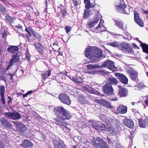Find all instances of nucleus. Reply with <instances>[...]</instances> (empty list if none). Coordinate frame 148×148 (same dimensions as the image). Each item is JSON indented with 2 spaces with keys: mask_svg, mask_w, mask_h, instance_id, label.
<instances>
[{
  "mask_svg": "<svg viewBox=\"0 0 148 148\" xmlns=\"http://www.w3.org/2000/svg\"><path fill=\"white\" fill-rule=\"evenodd\" d=\"M127 107L126 106L120 105L117 108L116 110L114 112L116 114L125 113L127 112Z\"/></svg>",
  "mask_w": 148,
  "mask_h": 148,
  "instance_id": "14",
  "label": "nucleus"
},
{
  "mask_svg": "<svg viewBox=\"0 0 148 148\" xmlns=\"http://www.w3.org/2000/svg\"><path fill=\"white\" fill-rule=\"evenodd\" d=\"M5 145L2 143H0V148H4Z\"/></svg>",
  "mask_w": 148,
  "mask_h": 148,
  "instance_id": "57",
  "label": "nucleus"
},
{
  "mask_svg": "<svg viewBox=\"0 0 148 148\" xmlns=\"http://www.w3.org/2000/svg\"><path fill=\"white\" fill-rule=\"evenodd\" d=\"M5 10V8L0 4V12H3Z\"/></svg>",
  "mask_w": 148,
  "mask_h": 148,
  "instance_id": "50",
  "label": "nucleus"
},
{
  "mask_svg": "<svg viewBox=\"0 0 148 148\" xmlns=\"http://www.w3.org/2000/svg\"><path fill=\"white\" fill-rule=\"evenodd\" d=\"M115 75L119 79L120 81L124 84H127L128 81V79L124 75L121 73H115Z\"/></svg>",
  "mask_w": 148,
  "mask_h": 148,
  "instance_id": "13",
  "label": "nucleus"
},
{
  "mask_svg": "<svg viewBox=\"0 0 148 148\" xmlns=\"http://www.w3.org/2000/svg\"><path fill=\"white\" fill-rule=\"evenodd\" d=\"M124 53L127 54H133L134 53L133 50L132 48L129 47V46L124 52Z\"/></svg>",
  "mask_w": 148,
  "mask_h": 148,
  "instance_id": "39",
  "label": "nucleus"
},
{
  "mask_svg": "<svg viewBox=\"0 0 148 148\" xmlns=\"http://www.w3.org/2000/svg\"><path fill=\"white\" fill-rule=\"evenodd\" d=\"M54 111L57 116L56 118L54 119L56 123L61 128H63L64 131L69 132L70 130L68 127L69 125L65 122L64 120L69 119L71 118V115L67 110L62 106H59L55 108Z\"/></svg>",
  "mask_w": 148,
  "mask_h": 148,
  "instance_id": "1",
  "label": "nucleus"
},
{
  "mask_svg": "<svg viewBox=\"0 0 148 148\" xmlns=\"http://www.w3.org/2000/svg\"><path fill=\"white\" fill-rule=\"evenodd\" d=\"M85 52L86 56L92 62L98 61L102 56V51L95 47H87Z\"/></svg>",
  "mask_w": 148,
  "mask_h": 148,
  "instance_id": "2",
  "label": "nucleus"
},
{
  "mask_svg": "<svg viewBox=\"0 0 148 148\" xmlns=\"http://www.w3.org/2000/svg\"><path fill=\"white\" fill-rule=\"evenodd\" d=\"M54 148H66V145L62 140L54 139L53 141Z\"/></svg>",
  "mask_w": 148,
  "mask_h": 148,
  "instance_id": "12",
  "label": "nucleus"
},
{
  "mask_svg": "<svg viewBox=\"0 0 148 148\" xmlns=\"http://www.w3.org/2000/svg\"><path fill=\"white\" fill-rule=\"evenodd\" d=\"M69 77L76 84H79L81 83L82 81V78L79 76H77L76 77Z\"/></svg>",
  "mask_w": 148,
  "mask_h": 148,
  "instance_id": "27",
  "label": "nucleus"
},
{
  "mask_svg": "<svg viewBox=\"0 0 148 148\" xmlns=\"http://www.w3.org/2000/svg\"><path fill=\"white\" fill-rule=\"evenodd\" d=\"M32 92H33V91L31 90V91H28L27 93V95H29L31 94V93H32Z\"/></svg>",
  "mask_w": 148,
  "mask_h": 148,
  "instance_id": "61",
  "label": "nucleus"
},
{
  "mask_svg": "<svg viewBox=\"0 0 148 148\" xmlns=\"http://www.w3.org/2000/svg\"><path fill=\"white\" fill-rule=\"evenodd\" d=\"M1 101L3 104L4 105L5 104V101L4 97V95H1Z\"/></svg>",
  "mask_w": 148,
  "mask_h": 148,
  "instance_id": "49",
  "label": "nucleus"
},
{
  "mask_svg": "<svg viewBox=\"0 0 148 148\" xmlns=\"http://www.w3.org/2000/svg\"><path fill=\"white\" fill-rule=\"evenodd\" d=\"M35 49L40 54L43 55V51L45 49L44 47H43L40 43L36 42L34 44Z\"/></svg>",
  "mask_w": 148,
  "mask_h": 148,
  "instance_id": "17",
  "label": "nucleus"
},
{
  "mask_svg": "<svg viewBox=\"0 0 148 148\" xmlns=\"http://www.w3.org/2000/svg\"><path fill=\"white\" fill-rule=\"evenodd\" d=\"M108 127V131L110 133L112 134H115L116 133V131L115 129L113 127Z\"/></svg>",
  "mask_w": 148,
  "mask_h": 148,
  "instance_id": "37",
  "label": "nucleus"
},
{
  "mask_svg": "<svg viewBox=\"0 0 148 148\" xmlns=\"http://www.w3.org/2000/svg\"><path fill=\"white\" fill-rule=\"evenodd\" d=\"M105 106L109 108H113V106L111 105V104L107 101Z\"/></svg>",
  "mask_w": 148,
  "mask_h": 148,
  "instance_id": "46",
  "label": "nucleus"
},
{
  "mask_svg": "<svg viewBox=\"0 0 148 148\" xmlns=\"http://www.w3.org/2000/svg\"><path fill=\"white\" fill-rule=\"evenodd\" d=\"M123 123L126 126L130 128H132L134 126L133 121L127 118L124 119L123 121Z\"/></svg>",
  "mask_w": 148,
  "mask_h": 148,
  "instance_id": "16",
  "label": "nucleus"
},
{
  "mask_svg": "<svg viewBox=\"0 0 148 148\" xmlns=\"http://www.w3.org/2000/svg\"><path fill=\"white\" fill-rule=\"evenodd\" d=\"M1 79L2 80L4 81L5 82H6V80L5 79V78L4 76H2L1 77Z\"/></svg>",
  "mask_w": 148,
  "mask_h": 148,
  "instance_id": "60",
  "label": "nucleus"
},
{
  "mask_svg": "<svg viewBox=\"0 0 148 148\" xmlns=\"http://www.w3.org/2000/svg\"><path fill=\"white\" fill-rule=\"evenodd\" d=\"M102 89L104 92L108 95H110L113 94L114 90L109 83H107L103 86Z\"/></svg>",
  "mask_w": 148,
  "mask_h": 148,
  "instance_id": "9",
  "label": "nucleus"
},
{
  "mask_svg": "<svg viewBox=\"0 0 148 148\" xmlns=\"http://www.w3.org/2000/svg\"><path fill=\"white\" fill-rule=\"evenodd\" d=\"M28 29L32 33V34H33V33H34L35 32L34 31L33 29L30 27H29L28 28Z\"/></svg>",
  "mask_w": 148,
  "mask_h": 148,
  "instance_id": "52",
  "label": "nucleus"
},
{
  "mask_svg": "<svg viewBox=\"0 0 148 148\" xmlns=\"http://www.w3.org/2000/svg\"><path fill=\"white\" fill-rule=\"evenodd\" d=\"M93 18L90 19L88 21L86 27L88 29H91L94 27L102 17L101 15L98 13Z\"/></svg>",
  "mask_w": 148,
  "mask_h": 148,
  "instance_id": "4",
  "label": "nucleus"
},
{
  "mask_svg": "<svg viewBox=\"0 0 148 148\" xmlns=\"http://www.w3.org/2000/svg\"><path fill=\"white\" fill-rule=\"evenodd\" d=\"M93 145L96 148H108V146L106 142L102 139L97 137L96 140L94 138L91 139Z\"/></svg>",
  "mask_w": 148,
  "mask_h": 148,
  "instance_id": "3",
  "label": "nucleus"
},
{
  "mask_svg": "<svg viewBox=\"0 0 148 148\" xmlns=\"http://www.w3.org/2000/svg\"><path fill=\"white\" fill-rule=\"evenodd\" d=\"M5 115L7 117L13 120H18L21 117V115L17 112H6Z\"/></svg>",
  "mask_w": 148,
  "mask_h": 148,
  "instance_id": "10",
  "label": "nucleus"
},
{
  "mask_svg": "<svg viewBox=\"0 0 148 148\" xmlns=\"http://www.w3.org/2000/svg\"><path fill=\"white\" fill-rule=\"evenodd\" d=\"M78 98V101L82 104H87L88 103V101L86 99V97L82 95H79L77 96Z\"/></svg>",
  "mask_w": 148,
  "mask_h": 148,
  "instance_id": "30",
  "label": "nucleus"
},
{
  "mask_svg": "<svg viewBox=\"0 0 148 148\" xmlns=\"http://www.w3.org/2000/svg\"><path fill=\"white\" fill-rule=\"evenodd\" d=\"M140 46H141L143 51L145 53L148 54V45L142 43L141 41H139Z\"/></svg>",
  "mask_w": 148,
  "mask_h": 148,
  "instance_id": "32",
  "label": "nucleus"
},
{
  "mask_svg": "<svg viewBox=\"0 0 148 148\" xmlns=\"http://www.w3.org/2000/svg\"><path fill=\"white\" fill-rule=\"evenodd\" d=\"M20 146L25 148H32V144L30 141L27 140H24L22 142Z\"/></svg>",
  "mask_w": 148,
  "mask_h": 148,
  "instance_id": "18",
  "label": "nucleus"
},
{
  "mask_svg": "<svg viewBox=\"0 0 148 148\" xmlns=\"http://www.w3.org/2000/svg\"><path fill=\"white\" fill-rule=\"evenodd\" d=\"M11 97H10L9 96L8 97V102L9 103L10 102H11Z\"/></svg>",
  "mask_w": 148,
  "mask_h": 148,
  "instance_id": "58",
  "label": "nucleus"
},
{
  "mask_svg": "<svg viewBox=\"0 0 148 148\" xmlns=\"http://www.w3.org/2000/svg\"><path fill=\"white\" fill-rule=\"evenodd\" d=\"M4 87L3 86L0 87V95H4Z\"/></svg>",
  "mask_w": 148,
  "mask_h": 148,
  "instance_id": "44",
  "label": "nucleus"
},
{
  "mask_svg": "<svg viewBox=\"0 0 148 148\" xmlns=\"http://www.w3.org/2000/svg\"><path fill=\"white\" fill-rule=\"evenodd\" d=\"M19 60V56L18 53H15L12 56V58L9 60L10 64H14Z\"/></svg>",
  "mask_w": 148,
  "mask_h": 148,
  "instance_id": "20",
  "label": "nucleus"
},
{
  "mask_svg": "<svg viewBox=\"0 0 148 148\" xmlns=\"http://www.w3.org/2000/svg\"><path fill=\"white\" fill-rule=\"evenodd\" d=\"M0 121L1 124H2L5 127H11V123L8 122V120L5 118L2 117L0 119Z\"/></svg>",
  "mask_w": 148,
  "mask_h": 148,
  "instance_id": "24",
  "label": "nucleus"
},
{
  "mask_svg": "<svg viewBox=\"0 0 148 148\" xmlns=\"http://www.w3.org/2000/svg\"><path fill=\"white\" fill-rule=\"evenodd\" d=\"M61 12L63 17H65L67 15V12L65 9H63L61 10Z\"/></svg>",
  "mask_w": 148,
  "mask_h": 148,
  "instance_id": "45",
  "label": "nucleus"
},
{
  "mask_svg": "<svg viewBox=\"0 0 148 148\" xmlns=\"http://www.w3.org/2000/svg\"><path fill=\"white\" fill-rule=\"evenodd\" d=\"M108 45H110L113 47H116L118 48H119V46L120 44L119 42L116 41H114L110 42H109L108 43Z\"/></svg>",
  "mask_w": 148,
  "mask_h": 148,
  "instance_id": "35",
  "label": "nucleus"
},
{
  "mask_svg": "<svg viewBox=\"0 0 148 148\" xmlns=\"http://www.w3.org/2000/svg\"><path fill=\"white\" fill-rule=\"evenodd\" d=\"M143 13L144 14H148V11L147 10H143Z\"/></svg>",
  "mask_w": 148,
  "mask_h": 148,
  "instance_id": "62",
  "label": "nucleus"
},
{
  "mask_svg": "<svg viewBox=\"0 0 148 148\" xmlns=\"http://www.w3.org/2000/svg\"><path fill=\"white\" fill-rule=\"evenodd\" d=\"M66 32L67 33H68L69 32L71 31V27H69L68 26H66L64 28Z\"/></svg>",
  "mask_w": 148,
  "mask_h": 148,
  "instance_id": "47",
  "label": "nucleus"
},
{
  "mask_svg": "<svg viewBox=\"0 0 148 148\" xmlns=\"http://www.w3.org/2000/svg\"><path fill=\"white\" fill-rule=\"evenodd\" d=\"M59 99L63 103L67 105L71 103V101L69 96L65 93H61L59 96Z\"/></svg>",
  "mask_w": 148,
  "mask_h": 148,
  "instance_id": "6",
  "label": "nucleus"
},
{
  "mask_svg": "<svg viewBox=\"0 0 148 148\" xmlns=\"http://www.w3.org/2000/svg\"><path fill=\"white\" fill-rule=\"evenodd\" d=\"M104 23V21L102 19H101L98 25L95 28L93 29V31L95 33H98L100 32H103L106 30L105 27L103 25V24Z\"/></svg>",
  "mask_w": 148,
  "mask_h": 148,
  "instance_id": "11",
  "label": "nucleus"
},
{
  "mask_svg": "<svg viewBox=\"0 0 148 148\" xmlns=\"http://www.w3.org/2000/svg\"><path fill=\"white\" fill-rule=\"evenodd\" d=\"M117 99H118L117 98H114V99H111L110 100L112 101H116L117 100Z\"/></svg>",
  "mask_w": 148,
  "mask_h": 148,
  "instance_id": "63",
  "label": "nucleus"
},
{
  "mask_svg": "<svg viewBox=\"0 0 148 148\" xmlns=\"http://www.w3.org/2000/svg\"><path fill=\"white\" fill-rule=\"evenodd\" d=\"M84 2L86 9H89L90 8H93L95 7V5L92 4L90 0H84Z\"/></svg>",
  "mask_w": 148,
  "mask_h": 148,
  "instance_id": "28",
  "label": "nucleus"
},
{
  "mask_svg": "<svg viewBox=\"0 0 148 148\" xmlns=\"http://www.w3.org/2000/svg\"><path fill=\"white\" fill-rule=\"evenodd\" d=\"M33 35L36 38L38 39L39 40H40L41 39V36L36 32H35L34 33H33Z\"/></svg>",
  "mask_w": 148,
  "mask_h": 148,
  "instance_id": "43",
  "label": "nucleus"
},
{
  "mask_svg": "<svg viewBox=\"0 0 148 148\" xmlns=\"http://www.w3.org/2000/svg\"><path fill=\"white\" fill-rule=\"evenodd\" d=\"M106 122L108 126H113L116 124V121L114 118H109L106 120Z\"/></svg>",
  "mask_w": 148,
  "mask_h": 148,
  "instance_id": "25",
  "label": "nucleus"
},
{
  "mask_svg": "<svg viewBox=\"0 0 148 148\" xmlns=\"http://www.w3.org/2000/svg\"><path fill=\"white\" fill-rule=\"evenodd\" d=\"M90 15L88 10H85L83 15L84 18L86 19L88 18Z\"/></svg>",
  "mask_w": 148,
  "mask_h": 148,
  "instance_id": "40",
  "label": "nucleus"
},
{
  "mask_svg": "<svg viewBox=\"0 0 148 148\" xmlns=\"http://www.w3.org/2000/svg\"><path fill=\"white\" fill-rule=\"evenodd\" d=\"M18 46H10L7 48V51L10 53L15 54L18 53L17 52L18 50Z\"/></svg>",
  "mask_w": 148,
  "mask_h": 148,
  "instance_id": "22",
  "label": "nucleus"
},
{
  "mask_svg": "<svg viewBox=\"0 0 148 148\" xmlns=\"http://www.w3.org/2000/svg\"><path fill=\"white\" fill-rule=\"evenodd\" d=\"M14 123L17 130L21 132H24L26 130V127L22 123L18 122L12 121Z\"/></svg>",
  "mask_w": 148,
  "mask_h": 148,
  "instance_id": "15",
  "label": "nucleus"
},
{
  "mask_svg": "<svg viewBox=\"0 0 148 148\" xmlns=\"http://www.w3.org/2000/svg\"><path fill=\"white\" fill-rule=\"evenodd\" d=\"M5 19L10 23H12L14 20L13 18L8 15L5 16Z\"/></svg>",
  "mask_w": 148,
  "mask_h": 148,
  "instance_id": "42",
  "label": "nucleus"
},
{
  "mask_svg": "<svg viewBox=\"0 0 148 148\" xmlns=\"http://www.w3.org/2000/svg\"><path fill=\"white\" fill-rule=\"evenodd\" d=\"M129 46L127 44L121 43L120 44L118 48L124 53Z\"/></svg>",
  "mask_w": 148,
  "mask_h": 148,
  "instance_id": "29",
  "label": "nucleus"
},
{
  "mask_svg": "<svg viewBox=\"0 0 148 148\" xmlns=\"http://www.w3.org/2000/svg\"><path fill=\"white\" fill-rule=\"evenodd\" d=\"M6 34L5 32H3L2 34V36L3 38H4L5 36H6Z\"/></svg>",
  "mask_w": 148,
  "mask_h": 148,
  "instance_id": "59",
  "label": "nucleus"
},
{
  "mask_svg": "<svg viewBox=\"0 0 148 148\" xmlns=\"http://www.w3.org/2000/svg\"><path fill=\"white\" fill-rule=\"evenodd\" d=\"M129 75L132 79L135 81H137L138 79L137 77V72L133 69H132L130 71H128Z\"/></svg>",
  "mask_w": 148,
  "mask_h": 148,
  "instance_id": "19",
  "label": "nucleus"
},
{
  "mask_svg": "<svg viewBox=\"0 0 148 148\" xmlns=\"http://www.w3.org/2000/svg\"><path fill=\"white\" fill-rule=\"evenodd\" d=\"M115 6L117 11L121 13L125 14H128L129 12V11L128 12L126 11V6L123 1H119L118 3H116Z\"/></svg>",
  "mask_w": 148,
  "mask_h": 148,
  "instance_id": "5",
  "label": "nucleus"
},
{
  "mask_svg": "<svg viewBox=\"0 0 148 148\" xmlns=\"http://www.w3.org/2000/svg\"><path fill=\"white\" fill-rule=\"evenodd\" d=\"M102 67H107L112 71H115L117 70V68L114 66L112 61L109 60L105 62L102 65Z\"/></svg>",
  "mask_w": 148,
  "mask_h": 148,
  "instance_id": "8",
  "label": "nucleus"
},
{
  "mask_svg": "<svg viewBox=\"0 0 148 148\" xmlns=\"http://www.w3.org/2000/svg\"><path fill=\"white\" fill-rule=\"evenodd\" d=\"M87 66L88 69H93L96 67L95 65H92L91 64H89Z\"/></svg>",
  "mask_w": 148,
  "mask_h": 148,
  "instance_id": "48",
  "label": "nucleus"
},
{
  "mask_svg": "<svg viewBox=\"0 0 148 148\" xmlns=\"http://www.w3.org/2000/svg\"><path fill=\"white\" fill-rule=\"evenodd\" d=\"M109 81L110 82L109 83L111 84L116 85L117 84L118 81L117 79L113 77H110L108 79Z\"/></svg>",
  "mask_w": 148,
  "mask_h": 148,
  "instance_id": "33",
  "label": "nucleus"
},
{
  "mask_svg": "<svg viewBox=\"0 0 148 148\" xmlns=\"http://www.w3.org/2000/svg\"><path fill=\"white\" fill-rule=\"evenodd\" d=\"M119 94L120 97H125L128 95V91L125 88H122L119 86Z\"/></svg>",
  "mask_w": 148,
  "mask_h": 148,
  "instance_id": "21",
  "label": "nucleus"
},
{
  "mask_svg": "<svg viewBox=\"0 0 148 148\" xmlns=\"http://www.w3.org/2000/svg\"><path fill=\"white\" fill-rule=\"evenodd\" d=\"M87 92L90 93L98 95L99 92L96 90L94 88H88L86 90Z\"/></svg>",
  "mask_w": 148,
  "mask_h": 148,
  "instance_id": "34",
  "label": "nucleus"
},
{
  "mask_svg": "<svg viewBox=\"0 0 148 148\" xmlns=\"http://www.w3.org/2000/svg\"><path fill=\"white\" fill-rule=\"evenodd\" d=\"M115 25L122 30H123L124 24L121 21L118 19L114 20Z\"/></svg>",
  "mask_w": 148,
  "mask_h": 148,
  "instance_id": "26",
  "label": "nucleus"
},
{
  "mask_svg": "<svg viewBox=\"0 0 148 148\" xmlns=\"http://www.w3.org/2000/svg\"><path fill=\"white\" fill-rule=\"evenodd\" d=\"M19 72L21 74V75H23V70H20L19 71Z\"/></svg>",
  "mask_w": 148,
  "mask_h": 148,
  "instance_id": "56",
  "label": "nucleus"
},
{
  "mask_svg": "<svg viewBox=\"0 0 148 148\" xmlns=\"http://www.w3.org/2000/svg\"><path fill=\"white\" fill-rule=\"evenodd\" d=\"M73 3H74V5L75 6H77L79 3V2L76 0L73 1Z\"/></svg>",
  "mask_w": 148,
  "mask_h": 148,
  "instance_id": "54",
  "label": "nucleus"
},
{
  "mask_svg": "<svg viewBox=\"0 0 148 148\" xmlns=\"http://www.w3.org/2000/svg\"><path fill=\"white\" fill-rule=\"evenodd\" d=\"M134 19L135 20H136L137 19L140 18V15L139 13L136 11H134Z\"/></svg>",
  "mask_w": 148,
  "mask_h": 148,
  "instance_id": "41",
  "label": "nucleus"
},
{
  "mask_svg": "<svg viewBox=\"0 0 148 148\" xmlns=\"http://www.w3.org/2000/svg\"><path fill=\"white\" fill-rule=\"evenodd\" d=\"M13 64H12V63L11 64H10V62L9 61L8 62V65L7 66V67L6 68V69L7 70H8L9 68H10V67L12 66L13 65Z\"/></svg>",
  "mask_w": 148,
  "mask_h": 148,
  "instance_id": "51",
  "label": "nucleus"
},
{
  "mask_svg": "<svg viewBox=\"0 0 148 148\" xmlns=\"http://www.w3.org/2000/svg\"><path fill=\"white\" fill-rule=\"evenodd\" d=\"M97 101L100 105L104 106H105V105L106 104L107 102V101L102 99H98Z\"/></svg>",
  "mask_w": 148,
  "mask_h": 148,
  "instance_id": "38",
  "label": "nucleus"
},
{
  "mask_svg": "<svg viewBox=\"0 0 148 148\" xmlns=\"http://www.w3.org/2000/svg\"><path fill=\"white\" fill-rule=\"evenodd\" d=\"M15 27L17 29H22L23 30L22 27L21 25H16L15 26Z\"/></svg>",
  "mask_w": 148,
  "mask_h": 148,
  "instance_id": "53",
  "label": "nucleus"
},
{
  "mask_svg": "<svg viewBox=\"0 0 148 148\" xmlns=\"http://www.w3.org/2000/svg\"><path fill=\"white\" fill-rule=\"evenodd\" d=\"M138 88L139 89H141L142 88L144 87L145 86L143 84H142L141 85H138Z\"/></svg>",
  "mask_w": 148,
  "mask_h": 148,
  "instance_id": "55",
  "label": "nucleus"
},
{
  "mask_svg": "<svg viewBox=\"0 0 148 148\" xmlns=\"http://www.w3.org/2000/svg\"><path fill=\"white\" fill-rule=\"evenodd\" d=\"M51 71L50 70L46 71L43 72L41 73L42 78L45 80L49 76L51 75Z\"/></svg>",
  "mask_w": 148,
  "mask_h": 148,
  "instance_id": "31",
  "label": "nucleus"
},
{
  "mask_svg": "<svg viewBox=\"0 0 148 148\" xmlns=\"http://www.w3.org/2000/svg\"><path fill=\"white\" fill-rule=\"evenodd\" d=\"M138 122L139 126L143 128H145L148 125V118L145 119L144 121L142 119H140L138 120Z\"/></svg>",
  "mask_w": 148,
  "mask_h": 148,
  "instance_id": "23",
  "label": "nucleus"
},
{
  "mask_svg": "<svg viewBox=\"0 0 148 148\" xmlns=\"http://www.w3.org/2000/svg\"><path fill=\"white\" fill-rule=\"evenodd\" d=\"M145 102L146 104L148 106V99L145 100Z\"/></svg>",
  "mask_w": 148,
  "mask_h": 148,
  "instance_id": "64",
  "label": "nucleus"
},
{
  "mask_svg": "<svg viewBox=\"0 0 148 148\" xmlns=\"http://www.w3.org/2000/svg\"><path fill=\"white\" fill-rule=\"evenodd\" d=\"M135 21L141 27L144 26L143 22L141 18L137 19L136 20H135Z\"/></svg>",
  "mask_w": 148,
  "mask_h": 148,
  "instance_id": "36",
  "label": "nucleus"
},
{
  "mask_svg": "<svg viewBox=\"0 0 148 148\" xmlns=\"http://www.w3.org/2000/svg\"><path fill=\"white\" fill-rule=\"evenodd\" d=\"M92 126L95 129L99 130H106L107 127L101 121H97L93 122Z\"/></svg>",
  "mask_w": 148,
  "mask_h": 148,
  "instance_id": "7",
  "label": "nucleus"
}]
</instances>
